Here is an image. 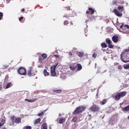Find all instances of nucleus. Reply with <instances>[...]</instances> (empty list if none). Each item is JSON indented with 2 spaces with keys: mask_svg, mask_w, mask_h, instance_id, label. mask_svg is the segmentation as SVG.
I'll use <instances>...</instances> for the list:
<instances>
[{
  "mask_svg": "<svg viewBox=\"0 0 129 129\" xmlns=\"http://www.w3.org/2000/svg\"><path fill=\"white\" fill-rule=\"evenodd\" d=\"M10 1V0H6V2L7 3H8Z\"/></svg>",
  "mask_w": 129,
  "mask_h": 129,
  "instance_id": "47",
  "label": "nucleus"
},
{
  "mask_svg": "<svg viewBox=\"0 0 129 129\" xmlns=\"http://www.w3.org/2000/svg\"><path fill=\"white\" fill-rule=\"evenodd\" d=\"M117 1H113L112 3V5H116L117 3Z\"/></svg>",
  "mask_w": 129,
  "mask_h": 129,
  "instance_id": "35",
  "label": "nucleus"
},
{
  "mask_svg": "<svg viewBox=\"0 0 129 129\" xmlns=\"http://www.w3.org/2000/svg\"><path fill=\"white\" fill-rule=\"evenodd\" d=\"M41 120V119L40 118H39L37 119H36L34 122V124H36L39 123Z\"/></svg>",
  "mask_w": 129,
  "mask_h": 129,
  "instance_id": "23",
  "label": "nucleus"
},
{
  "mask_svg": "<svg viewBox=\"0 0 129 129\" xmlns=\"http://www.w3.org/2000/svg\"><path fill=\"white\" fill-rule=\"evenodd\" d=\"M114 12L115 15L117 16H120L122 15V14L121 13L119 12L116 9H115L114 10Z\"/></svg>",
  "mask_w": 129,
  "mask_h": 129,
  "instance_id": "13",
  "label": "nucleus"
},
{
  "mask_svg": "<svg viewBox=\"0 0 129 129\" xmlns=\"http://www.w3.org/2000/svg\"><path fill=\"white\" fill-rule=\"evenodd\" d=\"M3 16V14L1 12H0V20L2 19Z\"/></svg>",
  "mask_w": 129,
  "mask_h": 129,
  "instance_id": "36",
  "label": "nucleus"
},
{
  "mask_svg": "<svg viewBox=\"0 0 129 129\" xmlns=\"http://www.w3.org/2000/svg\"><path fill=\"white\" fill-rule=\"evenodd\" d=\"M24 11V9H22L21 10V12H23Z\"/></svg>",
  "mask_w": 129,
  "mask_h": 129,
  "instance_id": "48",
  "label": "nucleus"
},
{
  "mask_svg": "<svg viewBox=\"0 0 129 129\" xmlns=\"http://www.w3.org/2000/svg\"><path fill=\"white\" fill-rule=\"evenodd\" d=\"M93 17V16H91V17Z\"/></svg>",
  "mask_w": 129,
  "mask_h": 129,
  "instance_id": "56",
  "label": "nucleus"
},
{
  "mask_svg": "<svg viewBox=\"0 0 129 129\" xmlns=\"http://www.w3.org/2000/svg\"><path fill=\"white\" fill-rule=\"evenodd\" d=\"M101 46L103 48H106L107 47V44L104 42H103L101 43Z\"/></svg>",
  "mask_w": 129,
  "mask_h": 129,
  "instance_id": "28",
  "label": "nucleus"
},
{
  "mask_svg": "<svg viewBox=\"0 0 129 129\" xmlns=\"http://www.w3.org/2000/svg\"><path fill=\"white\" fill-rule=\"evenodd\" d=\"M72 53L71 52H69V55L70 56H71L72 55Z\"/></svg>",
  "mask_w": 129,
  "mask_h": 129,
  "instance_id": "43",
  "label": "nucleus"
},
{
  "mask_svg": "<svg viewBox=\"0 0 129 129\" xmlns=\"http://www.w3.org/2000/svg\"><path fill=\"white\" fill-rule=\"evenodd\" d=\"M117 8L119 12H121L123 10V6H119Z\"/></svg>",
  "mask_w": 129,
  "mask_h": 129,
  "instance_id": "22",
  "label": "nucleus"
},
{
  "mask_svg": "<svg viewBox=\"0 0 129 129\" xmlns=\"http://www.w3.org/2000/svg\"><path fill=\"white\" fill-rule=\"evenodd\" d=\"M36 73V71L33 70V68L30 67L27 71V75L29 76H33Z\"/></svg>",
  "mask_w": 129,
  "mask_h": 129,
  "instance_id": "5",
  "label": "nucleus"
},
{
  "mask_svg": "<svg viewBox=\"0 0 129 129\" xmlns=\"http://www.w3.org/2000/svg\"><path fill=\"white\" fill-rule=\"evenodd\" d=\"M88 20H86V23H87V22H88Z\"/></svg>",
  "mask_w": 129,
  "mask_h": 129,
  "instance_id": "52",
  "label": "nucleus"
},
{
  "mask_svg": "<svg viewBox=\"0 0 129 129\" xmlns=\"http://www.w3.org/2000/svg\"><path fill=\"white\" fill-rule=\"evenodd\" d=\"M37 99H30L29 100L28 99H25V100L29 102H35L37 100Z\"/></svg>",
  "mask_w": 129,
  "mask_h": 129,
  "instance_id": "19",
  "label": "nucleus"
},
{
  "mask_svg": "<svg viewBox=\"0 0 129 129\" xmlns=\"http://www.w3.org/2000/svg\"><path fill=\"white\" fill-rule=\"evenodd\" d=\"M85 107L82 105L79 106L76 109L73 114L75 115L80 113L85 110Z\"/></svg>",
  "mask_w": 129,
  "mask_h": 129,
  "instance_id": "3",
  "label": "nucleus"
},
{
  "mask_svg": "<svg viewBox=\"0 0 129 129\" xmlns=\"http://www.w3.org/2000/svg\"><path fill=\"white\" fill-rule=\"evenodd\" d=\"M77 117L76 116H74L72 119V121L73 122H75L77 120Z\"/></svg>",
  "mask_w": 129,
  "mask_h": 129,
  "instance_id": "29",
  "label": "nucleus"
},
{
  "mask_svg": "<svg viewBox=\"0 0 129 129\" xmlns=\"http://www.w3.org/2000/svg\"><path fill=\"white\" fill-rule=\"evenodd\" d=\"M5 120L4 119H2L1 121V122H0V127L2 126L5 123Z\"/></svg>",
  "mask_w": 129,
  "mask_h": 129,
  "instance_id": "27",
  "label": "nucleus"
},
{
  "mask_svg": "<svg viewBox=\"0 0 129 129\" xmlns=\"http://www.w3.org/2000/svg\"><path fill=\"white\" fill-rule=\"evenodd\" d=\"M106 43H108V45L111 44L112 43L111 41L109 38H107L106 39Z\"/></svg>",
  "mask_w": 129,
  "mask_h": 129,
  "instance_id": "25",
  "label": "nucleus"
},
{
  "mask_svg": "<svg viewBox=\"0 0 129 129\" xmlns=\"http://www.w3.org/2000/svg\"><path fill=\"white\" fill-rule=\"evenodd\" d=\"M123 26V24H122L120 26V27L121 28H122Z\"/></svg>",
  "mask_w": 129,
  "mask_h": 129,
  "instance_id": "45",
  "label": "nucleus"
},
{
  "mask_svg": "<svg viewBox=\"0 0 129 129\" xmlns=\"http://www.w3.org/2000/svg\"><path fill=\"white\" fill-rule=\"evenodd\" d=\"M76 66H77V70L78 71H79L82 69V66L80 64H77Z\"/></svg>",
  "mask_w": 129,
  "mask_h": 129,
  "instance_id": "18",
  "label": "nucleus"
},
{
  "mask_svg": "<svg viewBox=\"0 0 129 129\" xmlns=\"http://www.w3.org/2000/svg\"><path fill=\"white\" fill-rule=\"evenodd\" d=\"M11 83H9L7 84L6 87V88H7L10 87L11 86Z\"/></svg>",
  "mask_w": 129,
  "mask_h": 129,
  "instance_id": "31",
  "label": "nucleus"
},
{
  "mask_svg": "<svg viewBox=\"0 0 129 129\" xmlns=\"http://www.w3.org/2000/svg\"><path fill=\"white\" fill-rule=\"evenodd\" d=\"M65 8L66 9V10H70V6H68L67 7H65Z\"/></svg>",
  "mask_w": 129,
  "mask_h": 129,
  "instance_id": "40",
  "label": "nucleus"
},
{
  "mask_svg": "<svg viewBox=\"0 0 129 129\" xmlns=\"http://www.w3.org/2000/svg\"><path fill=\"white\" fill-rule=\"evenodd\" d=\"M121 59L123 62H129V48L124 49L121 55Z\"/></svg>",
  "mask_w": 129,
  "mask_h": 129,
  "instance_id": "1",
  "label": "nucleus"
},
{
  "mask_svg": "<svg viewBox=\"0 0 129 129\" xmlns=\"http://www.w3.org/2000/svg\"><path fill=\"white\" fill-rule=\"evenodd\" d=\"M126 94V92L125 91L118 92L115 96H113L112 97L116 101H118L121 98L123 97Z\"/></svg>",
  "mask_w": 129,
  "mask_h": 129,
  "instance_id": "2",
  "label": "nucleus"
},
{
  "mask_svg": "<svg viewBox=\"0 0 129 129\" xmlns=\"http://www.w3.org/2000/svg\"><path fill=\"white\" fill-rule=\"evenodd\" d=\"M18 73L22 75H25L26 74V70L23 67H19L17 70Z\"/></svg>",
  "mask_w": 129,
  "mask_h": 129,
  "instance_id": "4",
  "label": "nucleus"
},
{
  "mask_svg": "<svg viewBox=\"0 0 129 129\" xmlns=\"http://www.w3.org/2000/svg\"><path fill=\"white\" fill-rule=\"evenodd\" d=\"M112 41L114 43H116L119 41V37L118 36L115 35L112 38Z\"/></svg>",
  "mask_w": 129,
  "mask_h": 129,
  "instance_id": "11",
  "label": "nucleus"
},
{
  "mask_svg": "<svg viewBox=\"0 0 129 129\" xmlns=\"http://www.w3.org/2000/svg\"><path fill=\"white\" fill-rule=\"evenodd\" d=\"M2 129H6V128L5 127H4L2 128Z\"/></svg>",
  "mask_w": 129,
  "mask_h": 129,
  "instance_id": "49",
  "label": "nucleus"
},
{
  "mask_svg": "<svg viewBox=\"0 0 129 129\" xmlns=\"http://www.w3.org/2000/svg\"><path fill=\"white\" fill-rule=\"evenodd\" d=\"M122 110L123 111H129V105L122 108Z\"/></svg>",
  "mask_w": 129,
  "mask_h": 129,
  "instance_id": "16",
  "label": "nucleus"
},
{
  "mask_svg": "<svg viewBox=\"0 0 129 129\" xmlns=\"http://www.w3.org/2000/svg\"><path fill=\"white\" fill-rule=\"evenodd\" d=\"M61 114H59V116H61Z\"/></svg>",
  "mask_w": 129,
  "mask_h": 129,
  "instance_id": "50",
  "label": "nucleus"
},
{
  "mask_svg": "<svg viewBox=\"0 0 129 129\" xmlns=\"http://www.w3.org/2000/svg\"><path fill=\"white\" fill-rule=\"evenodd\" d=\"M44 111V112L43 111H42L41 113H39L38 114V116H40L43 115V114H44V113H45V112L46 110H45Z\"/></svg>",
  "mask_w": 129,
  "mask_h": 129,
  "instance_id": "32",
  "label": "nucleus"
},
{
  "mask_svg": "<svg viewBox=\"0 0 129 129\" xmlns=\"http://www.w3.org/2000/svg\"><path fill=\"white\" fill-rule=\"evenodd\" d=\"M58 64V63H55L54 65L51 67V74L53 76H55L56 75L55 68Z\"/></svg>",
  "mask_w": 129,
  "mask_h": 129,
  "instance_id": "6",
  "label": "nucleus"
},
{
  "mask_svg": "<svg viewBox=\"0 0 129 129\" xmlns=\"http://www.w3.org/2000/svg\"><path fill=\"white\" fill-rule=\"evenodd\" d=\"M90 62H89V65H90Z\"/></svg>",
  "mask_w": 129,
  "mask_h": 129,
  "instance_id": "55",
  "label": "nucleus"
},
{
  "mask_svg": "<svg viewBox=\"0 0 129 129\" xmlns=\"http://www.w3.org/2000/svg\"><path fill=\"white\" fill-rule=\"evenodd\" d=\"M124 69H129V64H126L125 66L124 67Z\"/></svg>",
  "mask_w": 129,
  "mask_h": 129,
  "instance_id": "33",
  "label": "nucleus"
},
{
  "mask_svg": "<svg viewBox=\"0 0 129 129\" xmlns=\"http://www.w3.org/2000/svg\"><path fill=\"white\" fill-rule=\"evenodd\" d=\"M95 67L96 66V63H95Z\"/></svg>",
  "mask_w": 129,
  "mask_h": 129,
  "instance_id": "54",
  "label": "nucleus"
},
{
  "mask_svg": "<svg viewBox=\"0 0 129 129\" xmlns=\"http://www.w3.org/2000/svg\"><path fill=\"white\" fill-rule=\"evenodd\" d=\"M54 56L56 57H58V58L59 57V56L58 55H55Z\"/></svg>",
  "mask_w": 129,
  "mask_h": 129,
  "instance_id": "44",
  "label": "nucleus"
},
{
  "mask_svg": "<svg viewBox=\"0 0 129 129\" xmlns=\"http://www.w3.org/2000/svg\"><path fill=\"white\" fill-rule=\"evenodd\" d=\"M122 68V67L121 66L119 65L118 66V69H121Z\"/></svg>",
  "mask_w": 129,
  "mask_h": 129,
  "instance_id": "42",
  "label": "nucleus"
},
{
  "mask_svg": "<svg viewBox=\"0 0 129 129\" xmlns=\"http://www.w3.org/2000/svg\"><path fill=\"white\" fill-rule=\"evenodd\" d=\"M90 110L93 112H98L100 110V108L96 105L94 104L90 108Z\"/></svg>",
  "mask_w": 129,
  "mask_h": 129,
  "instance_id": "7",
  "label": "nucleus"
},
{
  "mask_svg": "<svg viewBox=\"0 0 129 129\" xmlns=\"http://www.w3.org/2000/svg\"><path fill=\"white\" fill-rule=\"evenodd\" d=\"M43 73L45 76H48L49 75V73L47 72V70L46 69L44 70Z\"/></svg>",
  "mask_w": 129,
  "mask_h": 129,
  "instance_id": "21",
  "label": "nucleus"
},
{
  "mask_svg": "<svg viewBox=\"0 0 129 129\" xmlns=\"http://www.w3.org/2000/svg\"><path fill=\"white\" fill-rule=\"evenodd\" d=\"M71 16H63V17H65L66 18L68 19L69 20L68 21V20H66L64 22V25H70L72 23V22L71 21V20L69 19V17H71Z\"/></svg>",
  "mask_w": 129,
  "mask_h": 129,
  "instance_id": "10",
  "label": "nucleus"
},
{
  "mask_svg": "<svg viewBox=\"0 0 129 129\" xmlns=\"http://www.w3.org/2000/svg\"><path fill=\"white\" fill-rule=\"evenodd\" d=\"M65 121V118L61 119L60 118L59 120V123L60 124L63 123Z\"/></svg>",
  "mask_w": 129,
  "mask_h": 129,
  "instance_id": "26",
  "label": "nucleus"
},
{
  "mask_svg": "<svg viewBox=\"0 0 129 129\" xmlns=\"http://www.w3.org/2000/svg\"><path fill=\"white\" fill-rule=\"evenodd\" d=\"M124 26L125 28L129 29V25H124Z\"/></svg>",
  "mask_w": 129,
  "mask_h": 129,
  "instance_id": "38",
  "label": "nucleus"
},
{
  "mask_svg": "<svg viewBox=\"0 0 129 129\" xmlns=\"http://www.w3.org/2000/svg\"><path fill=\"white\" fill-rule=\"evenodd\" d=\"M23 17H21L20 18H19V20L20 21H21L23 19Z\"/></svg>",
  "mask_w": 129,
  "mask_h": 129,
  "instance_id": "41",
  "label": "nucleus"
},
{
  "mask_svg": "<svg viewBox=\"0 0 129 129\" xmlns=\"http://www.w3.org/2000/svg\"><path fill=\"white\" fill-rule=\"evenodd\" d=\"M39 129V128H38V129Z\"/></svg>",
  "mask_w": 129,
  "mask_h": 129,
  "instance_id": "57",
  "label": "nucleus"
},
{
  "mask_svg": "<svg viewBox=\"0 0 129 129\" xmlns=\"http://www.w3.org/2000/svg\"><path fill=\"white\" fill-rule=\"evenodd\" d=\"M88 116H89V117H90V119H91V115L90 114H88Z\"/></svg>",
  "mask_w": 129,
  "mask_h": 129,
  "instance_id": "46",
  "label": "nucleus"
},
{
  "mask_svg": "<svg viewBox=\"0 0 129 129\" xmlns=\"http://www.w3.org/2000/svg\"><path fill=\"white\" fill-rule=\"evenodd\" d=\"M127 118H128V119H129V115H128V116Z\"/></svg>",
  "mask_w": 129,
  "mask_h": 129,
  "instance_id": "51",
  "label": "nucleus"
},
{
  "mask_svg": "<svg viewBox=\"0 0 129 129\" xmlns=\"http://www.w3.org/2000/svg\"><path fill=\"white\" fill-rule=\"evenodd\" d=\"M76 53L80 57H82L84 55V53L83 52H76Z\"/></svg>",
  "mask_w": 129,
  "mask_h": 129,
  "instance_id": "17",
  "label": "nucleus"
},
{
  "mask_svg": "<svg viewBox=\"0 0 129 129\" xmlns=\"http://www.w3.org/2000/svg\"><path fill=\"white\" fill-rule=\"evenodd\" d=\"M53 92L55 93H60L62 92V90L61 89H54L53 90Z\"/></svg>",
  "mask_w": 129,
  "mask_h": 129,
  "instance_id": "15",
  "label": "nucleus"
},
{
  "mask_svg": "<svg viewBox=\"0 0 129 129\" xmlns=\"http://www.w3.org/2000/svg\"><path fill=\"white\" fill-rule=\"evenodd\" d=\"M107 102V101L106 99H104L102 101H101L100 102V103L102 105H104Z\"/></svg>",
  "mask_w": 129,
  "mask_h": 129,
  "instance_id": "24",
  "label": "nucleus"
},
{
  "mask_svg": "<svg viewBox=\"0 0 129 129\" xmlns=\"http://www.w3.org/2000/svg\"><path fill=\"white\" fill-rule=\"evenodd\" d=\"M47 56V54L45 53H43L41 54V56H39V62L41 63L42 61L46 59Z\"/></svg>",
  "mask_w": 129,
  "mask_h": 129,
  "instance_id": "9",
  "label": "nucleus"
},
{
  "mask_svg": "<svg viewBox=\"0 0 129 129\" xmlns=\"http://www.w3.org/2000/svg\"><path fill=\"white\" fill-rule=\"evenodd\" d=\"M41 129H47V126L46 123H44L41 126Z\"/></svg>",
  "mask_w": 129,
  "mask_h": 129,
  "instance_id": "20",
  "label": "nucleus"
},
{
  "mask_svg": "<svg viewBox=\"0 0 129 129\" xmlns=\"http://www.w3.org/2000/svg\"><path fill=\"white\" fill-rule=\"evenodd\" d=\"M108 46L110 48H113V45L111 44L109 45Z\"/></svg>",
  "mask_w": 129,
  "mask_h": 129,
  "instance_id": "39",
  "label": "nucleus"
},
{
  "mask_svg": "<svg viewBox=\"0 0 129 129\" xmlns=\"http://www.w3.org/2000/svg\"><path fill=\"white\" fill-rule=\"evenodd\" d=\"M11 118L12 122L13 123H19L21 121V119L20 118L18 117L16 118L14 116H12Z\"/></svg>",
  "mask_w": 129,
  "mask_h": 129,
  "instance_id": "8",
  "label": "nucleus"
},
{
  "mask_svg": "<svg viewBox=\"0 0 129 129\" xmlns=\"http://www.w3.org/2000/svg\"><path fill=\"white\" fill-rule=\"evenodd\" d=\"M31 127L30 126H24L23 127V129H31Z\"/></svg>",
  "mask_w": 129,
  "mask_h": 129,
  "instance_id": "30",
  "label": "nucleus"
},
{
  "mask_svg": "<svg viewBox=\"0 0 129 129\" xmlns=\"http://www.w3.org/2000/svg\"><path fill=\"white\" fill-rule=\"evenodd\" d=\"M8 66L7 65H5L3 66L2 69H5L8 67Z\"/></svg>",
  "mask_w": 129,
  "mask_h": 129,
  "instance_id": "34",
  "label": "nucleus"
},
{
  "mask_svg": "<svg viewBox=\"0 0 129 129\" xmlns=\"http://www.w3.org/2000/svg\"><path fill=\"white\" fill-rule=\"evenodd\" d=\"M88 10L89 11H87L86 12V14H88L89 12L91 13V14H93L94 11V10L92 8L90 7H88Z\"/></svg>",
  "mask_w": 129,
  "mask_h": 129,
  "instance_id": "12",
  "label": "nucleus"
},
{
  "mask_svg": "<svg viewBox=\"0 0 129 129\" xmlns=\"http://www.w3.org/2000/svg\"><path fill=\"white\" fill-rule=\"evenodd\" d=\"M98 94V93H97L96 94V95L97 96Z\"/></svg>",
  "mask_w": 129,
  "mask_h": 129,
  "instance_id": "53",
  "label": "nucleus"
},
{
  "mask_svg": "<svg viewBox=\"0 0 129 129\" xmlns=\"http://www.w3.org/2000/svg\"><path fill=\"white\" fill-rule=\"evenodd\" d=\"M75 64V63H74L70 66L69 67L71 70L74 71L75 69L76 68H77V66Z\"/></svg>",
  "mask_w": 129,
  "mask_h": 129,
  "instance_id": "14",
  "label": "nucleus"
},
{
  "mask_svg": "<svg viewBox=\"0 0 129 129\" xmlns=\"http://www.w3.org/2000/svg\"><path fill=\"white\" fill-rule=\"evenodd\" d=\"M97 55V54L95 53H94L92 55V57L95 58L96 56Z\"/></svg>",
  "mask_w": 129,
  "mask_h": 129,
  "instance_id": "37",
  "label": "nucleus"
}]
</instances>
